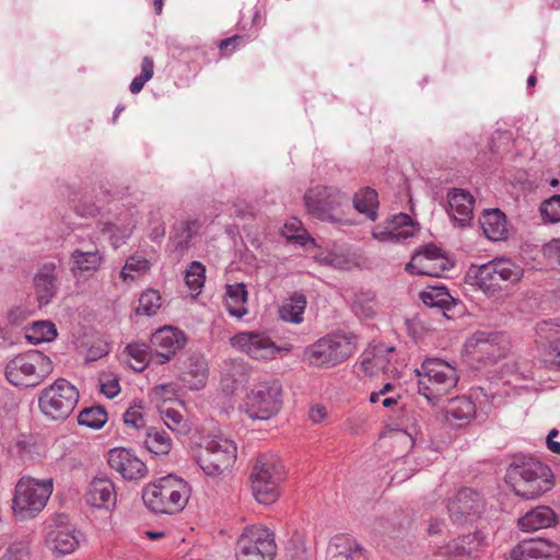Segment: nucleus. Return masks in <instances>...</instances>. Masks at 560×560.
Returning <instances> with one entry per match:
<instances>
[{"instance_id":"nucleus-8","label":"nucleus","mask_w":560,"mask_h":560,"mask_svg":"<svg viewBox=\"0 0 560 560\" xmlns=\"http://www.w3.org/2000/svg\"><path fill=\"white\" fill-rule=\"evenodd\" d=\"M201 447L198 464L206 475L218 477L231 470L237 457L233 440L222 434L207 436Z\"/></svg>"},{"instance_id":"nucleus-31","label":"nucleus","mask_w":560,"mask_h":560,"mask_svg":"<svg viewBox=\"0 0 560 560\" xmlns=\"http://www.w3.org/2000/svg\"><path fill=\"white\" fill-rule=\"evenodd\" d=\"M247 290L244 283L226 285L225 305L230 315L241 318L247 314Z\"/></svg>"},{"instance_id":"nucleus-52","label":"nucleus","mask_w":560,"mask_h":560,"mask_svg":"<svg viewBox=\"0 0 560 560\" xmlns=\"http://www.w3.org/2000/svg\"><path fill=\"white\" fill-rule=\"evenodd\" d=\"M101 393L108 398H114L120 392L118 378L112 375H103L100 378Z\"/></svg>"},{"instance_id":"nucleus-39","label":"nucleus","mask_w":560,"mask_h":560,"mask_svg":"<svg viewBox=\"0 0 560 560\" xmlns=\"http://www.w3.org/2000/svg\"><path fill=\"white\" fill-rule=\"evenodd\" d=\"M150 267L151 264L147 258L138 255L130 256L120 271V278L127 283L128 280H135L145 275Z\"/></svg>"},{"instance_id":"nucleus-29","label":"nucleus","mask_w":560,"mask_h":560,"mask_svg":"<svg viewBox=\"0 0 560 560\" xmlns=\"http://www.w3.org/2000/svg\"><path fill=\"white\" fill-rule=\"evenodd\" d=\"M208 378V364L202 357H190L186 369L182 373L183 382L190 388L198 390L206 385Z\"/></svg>"},{"instance_id":"nucleus-15","label":"nucleus","mask_w":560,"mask_h":560,"mask_svg":"<svg viewBox=\"0 0 560 560\" xmlns=\"http://www.w3.org/2000/svg\"><path fill=\"white\" fill-rule=\"evenodd\" d=\"M506 345L502 334L479 331L467 340L466 350L474 359L492 363L505 354Z\"/></svg>"},{"instance_id":"nucleus-2","label":"nucleus","mask_w":560,"mask_h":560,"mask_svg":"<svg viewBox=\"0 0 560 560\" xmlns=\"http://www.w3.org/2000/svg\"><path fill=\"white\" fill-rule=\"evenodd\" d=\"M505 478L514 493L526 500L542 495L553 486L549 467L533 458L510 465Z\"/></svg>"},{"instance_id":"nucleus-24","label":"nucleus","mask_w":560,"mask_h":560,"mask_svg":"<svg viewBox=\"0 0 560 560\" xmlns=\"http://www.w3.org/2000/svg\"><path fill=\"white\" fill-rule=\"evenodd\" d=\"M474 202L470 192L454 188L447 196V212L459 226H466L472 220Z\"/></svg>"},{"instance_id":"nucleus-64","label":"nucleus","mask_w":560,"mask_h":560,"mask_svg":"<svg viewBox=\"0 0 560 560\" xmlns=\"http://www.w3.org/2000/svg\"><path fill=\"white\" fill-rule=\"evenodd\" d=\"M550 350L556 357L560 358V340H555L550 343Z\"/></svg>"},{"instance_id":"nucleus-25","label":"nucleus","mask_w":560,"mask_h":560,"mask_svg":"<svg viewBox=\"0 0 560 560\" xmlns=\"http://www.w3.org/2000/svg\"><path fill=\"white\" fill-rule=\"evenodd\" d=\"M327 560H368L364 548L353 538L335 536L327 548Z\"/></svg>"},{"instance_id":"nucleus-9","label":"nucleus","mask_w":560,"mask_h":560,"mask_svg":"<svg viewBox=\"0 0 560 560\" xmlns=\"http://www.w3.org/2000/svg\"><path fill=\"white\" fill-rule=\"evenodd\" d=\"M304 202L313 218L335 223L342 220L349 197L335 187L315 186L305 192Z\"/></svg>"},{"instance_id":"nucleus-5","label":"nucleus","mask_w":560,"mask_h":560,"mask_svg":"<svg viewBox=\"0 0 560 560\" xmlns=\"http://www.w3.org/2000/svg\"><path fill=\"white\" fill-rule=\"evenodd\" d=\"M284 478V465L276 454L259 455L249 476L255 499L261 504L276 502L280 495V486Z\"/></svg>"},{"instance_id":"nucleus-61","label":"nucleus","mask_w":560,"mask_h":560,"mask_svg":"<svg viewBox=\"0 0 560 560\" xmlns=\"http://www.w3.org/2000/svg\"><path fill=\"white\" fill-rule=\"evenodd\" d=\"M106 353H107L106 349H98L97 351H94L93 349H90L89 352H88V355H86V360L94 361L97 358H101V357H103Z\"/></svg>"},{"instance_id":"nucleus-11","label":"nucleus","mask_w":560,"mask_h":560,"mask_svg":"<svg viewBox=\"0 0 560 560\" xmlns=\"http://www.w3.org/2000/svg\"><path fill=\"white\" fill-rule=\"evenodd\" d=\"M282 408V385L277 380L256 384L242 405L244 412L252 419L268 420Z\"/></svg>"},{"instance_id":"nucleus-17","label":"nucleus","mask_w":560,"mask_h":560,"mask_svg":"<svg viewBox=\"0 0 560 560\" xmlns=\"http://www.w3.org/2000/svg\"><path fill=\"white\" fill-rule=\"evenodd\" d=\"M186 338L183 331L172 326L158 329L150 339L151 360L155 364L168 362L184 347Z\"/></svg>"},{"instance_id":"nucleus-20","label":"nucleus","mask_w":560,"mask_h":560,"mask_svg":"<svg viewBox=\"0 0 560 560\" xmlns=\"http://www.w3.org/2000/svg\"><path fill=\"white\" fill-rule=\"evenodd\" d=\"M394 351V347L384 343L370 345L360 357L359 371L365 376L388 374L392 372L388 355Z\"/></svg>"},{"instance_id":"nucleus-47","label":"nucleus","mask_w":560,"mask_h":560,"mask_svg":"<svg viewBox=\"0 0 560 560\" xmlns=\"http://www.w3.org/2000/svg\"><path fill=\"white\" fill-rule=\"evenodd\" d=\"M151 397L156 406L159 404L172 405L177 402V390L173 384H162L152 388Z\"/></svg>"},{"instance_id":"nucleus-21","label":"nucleus","mask_w":560,"mask_h":560,"mask_svg":"<svg viewBox=\"0 0 560 560\" xmlns=\"http://www.w3.org/2000/svg\"><path fill=\"white\" fill-rule=\"evenodd\" d=\"M45 544L55 553L68 555L78 548L80 534L72 525L58 524L49 528Z\"/></svg>"},{"instance_id":"nucleus-42","label":"nucleus","mask_w":560,"mask_h":560,"mask_svg":"<svg viewBox=\"0 0 560 560\" xmlns=\"http://www.w3.org/2000/svg\"><path fill=\"white\" fill-rule=\"evenodd\" d=\"M125 352L133 360L130 363L131 368L136 371H143L149 363H155L151 360L152 350L149 351V347L145 343L133 342L126 347Z\"/></svg>"},{"instance_id":"nucleus-63","label":"nucleus","mask_w":560,"mask_h":560,"mask_svg":"<svg viewBox=\"0 0 560 560\" xmlns=\"http://www.w3.org/2000/svg\"><path fill=\"white\" fill-rule=\"evenodd\" d=\"M547 446L552 453L560 455V442L547 439Z\"/></svg>"},{"instance_id":"nucleus-27","label":"nucleus","mask_w":560,"mask_h":560,"mask_svg":"<svg viewBox=\"0 0 560 560\" xmlns=\"http://www.w3.org/2000/svg\"><path fill=\"white\" fill-rule=\"evenodd\" d=\"M481 506L480 497L471 489H462L448 503L447 509L452 517L460 520L479 512Z\"/></svg>"},{"instance_id":"nucleus-36","label":"nucleus","mask_w":560,"mask_h":560,"mask_svg":"<svg viewBox=\"0 0 560 560\" xmlns=\"http://www.w3.org/2000/svg\"><path fill=\"white\" fill-rule=\"evenodd\" d=\"M353 207L360 213L365 214L369 219H376V210L378 207V199L376 190L366 187L358 191L353 197Z\"/></svg>"},{"instance_id":"nucleus-26","label":"nucleus","mask_w":560,"mask_h":560,"mask_svg":"<svg viewBox=\"0 0 560 560\" xmlns=\"http://www.w3.org/2000/svg\"><path fill=\"white\" fill-rule=\"evenodd\" d=\"M476 415V406L466 396H459L448 400L445 406V420L454 427H462L469 422Z\"/></svg>"},{"instance_id":"nucleus-22","label":"nucleus","mask_w":560,"mask_h":560,"mask_svg":"<svg viewBox=\"0 0 560 560\" xmlns=\"http://www.w3.org/2000/svg\"><path fill=\"white\" fill-rule=\"evenodd\" d=\"M415 225L408 214L394 215L384 226H375L372 235L380 242H399L412 236Z\"/></svg>"},{"instance_id":"nucleus-13","label":"nucleus","mask_w":560,"mask_h":560,"mask_svg":"<svg viewBox=\"0 0 560 560\" xmlns=\"http://www.w3.org/2000/svg\"><path fill=\"white\" fill-rule=\"evenodd\" d=\"M523 268L508 258H497L476 271V282L486 293H494L502 289L503 283H516L523 277Z\"/></svg>"},{"instance_id":"nucleus-4","label":"nucleus","mask_w":560,"mask_h":560,"mask_svg":"<svg viewBox=\"0 0 560 560\" xmlns=\"http://www.w3.org/2000/svg\"><path fill=\"white\" fill-rule=\"evenodd\" d=\"M52 490V479L22 477L15 485L12 498L14 518L26 522L36 517L46 506Z\"/></svg>"},{"instance_id":"nucleus-12","label":"nucleus","mask_w":560,"mask_h":560,"mask_svg":"<svg viewBox=\"0 0 560 560\" xmlns=\"http://www.w3.org/2000/svg\"><path fill=\"white\" fill-rule=\"evenodd\" d=\"M277 545L273 533L262 525H250L244 528L236 541L237 560H273Z\"/></svg>"},{"instance_id":"nucleus-43","label":"nucleus","mask_w":560,"mask_h":560,"mask_svg":"<svg viewBox=\"0 0 560 560\" xmlns=\"http://www.w3.org/2000/svg\"><path fill=\"white\" fill-rule=\"evenodd\" d=\"M161 305L162 298L159 291L149 289L140 295L138 306L136 307V315L153 316L158 313Z\"/></svg>"},{"instance_id":"nucleus-49","label":"nucleus","mask_w":560,"mask_h":560,"mask_svg":"<svg viewBox=\"0 0 560 560\" xmlns=\"http://www.w3.org/2000/svg\"><path fill=\"white\" fill-rule=\"evenodd\" d=\"M422 302L429 306L444 307L448 304L450 294L443 288H432L421 293Z\"/></svg>"},{"instance_id":"nucleus-53","label":"nucleus","mask_w":560,"mask_h":560,"mask_svg":"<svg viewBox=\"0 0 560 560\" xmlns=\"http://www.w3.org/2000/svg\"><path fill=\"white\" fill-rule=\"evenodd\" d=\"M305 230L302 226V222L298 219H292L284 224L283 235L288 240L303 241Z\"/></svg>"},{"instance_id":"nucleus-14","label":"nucleus","mask_w":560,"mask_h":560,"mask_svg":"<svg viewBox=\"0 0 560 560\" xmlns=\"http://www.w3.org/2000/svg\"><path fill=\"white\" fill-rule=\"evenodd\" d=\"M230 345L257 361H270L282 351H291V346L279 347L267 334L260 331H241L230 338Z\"/></svg>"},{"instance_id":"nucleus-7","label":"nucleus","mask_w":560,"mask_h":560,"mask_svg":"<svg viewBox=\"0 0 560 560\" xmlns=\"http://www.w3.org/2000/svg\"><path fill=\"white\" fill-rule=\"evenodd\" d=\"M79 401V392L66 378H58L46 386L38 396L40 412L49 420L60 421L67 419Z\"/></svg>"},{"instance_id":"nucleus-54","label":"nucleus","mask_w":560,"mask_h":560,"mask_svg":"<svg viewBox=\"0 0 560 560\" xmlns=\"http://www.w3.org/2000/svg\"><path fill=\"white\" fill-rule=\"evenodd\" d=\"M244 42L243 36L234 35L221 40L218 45L222 56H229Z\"/></svg>"},{"instance_id":"nucleus-6","label":"nucleus","mask_w":560,"mask_h":560,"mask_svg":"<svg viewBox=\"0 0 560 560\" xmlns=\"http://www.w3.org/2000/svg\"><path fill=\"white\" fill-rule=\"evenodd\" d=\"M418 392L431 405L450 394L458 383L454 366L441 359H428L417 370Z\"/></svg>"},{"instance_id":"nucleus-38","label":"nucleus","mask_w":560,"mask_h":560,"mask_svg":"<svg viewBox=\"0 0 560 560\" xmlns=\"http://www.w3.org/2000/svg\"><path fill=\"white\" fill-rule=\"evenodd\" d=\"M144 445L155 455H166L172 448V440L166 432L151 429L147 433Z\"/></svg>"},{"instance_id":"nucleus-60","label":"nucleus","mask_w":560,"mask_h":560,"mask_svg":"<svg viewBox=\"0 0 560 560\" xmlns=\"http://www.w3.org/2000/svg\"><path fill=\"white\" fill-rule=\"evenodd\" d=\"M31 443L27 439H18L15 441V447L19 452H28L30 451Z\"/></svg>"},{"instance_id":"nucleus-62","label":"nucleus","mask_w":560,"mask_h":560,"mask_svg":"<svg viewBox=\"0 0 560 560\" xmlns=\"http://www.w3.org/2000/svg\"><path fill=\"white\" fill-rule=\"evenodd\" d=\"M547 253L551 254L552 252H556L558 260L560 262V242L559 241H552L547 245Z\"/></svg>"},{"instance_id":"nucleus-30","label":"nucleus","mask_w":560,"mask_h":560,"mask_svg":"<svg viewBox=\"0 0 560 560\" xmlns=\"http://www.w3.org/2000/svg\"><path fill=\"white\" fill-rule=\"evenodd\" d=\"M556 521V514L549 506H537L518 520V526L525 532H534L550 527Z\"/></svg>"},{"instance_id":"nucleus-3","label":"nucleus","mask_w":560,"mask_h":560,"mask_svg":"<svg viewBox=\"0 0 560 560\" xmlns=\"http://www.w3.org/2000/svg\"><path fill=\"white\" fill-rule=\"evenodd\" d=\"M54 371L50 358L37 350H30L12 358L5 365L7 381L19 388L40 385Z\"/></svg>"},{"instance_id":"nucleus-57","label":"nucleus","mask_w":560,"mask_h":560,"mask_svg":"<svg viewBox=\"0 0 560 560\" xmlns=\"http://www.w3.org/2000/svg\"><path fill=\"white\" fill-rule=\"evenodd\" d=\"M310 418L313 422L318 423L326 418V409L323 406H317L311 409Z\"/></svg>"},{"instance_id":"nucleus-51","label":"nucleus","mask_w":560,"mask_h":560,"mask_svg":"<svg viewBox=\"0 0 560 560\" xmlns=\"http://www.w3.org/2000/svg\"><path fill=\"white\" fill-rule=\"evenodd\" d=\"M0 560H30V547L24 541H15L5 549Z\"/></svg>"},{"instance_id":"nucleus-18","label":"nucleus","mask_w":560,"mask_h":560,"mask_svg":"<svg viewBox=\"0 0 560 560\" xmlns=\"http://www.w3.org/2000/svg\"><path fill=\"white\" fill-rule=\"evenodd\" d=\"M107 462L126 480H139L148 474L145 464L127 448L110 450Z\"/></svg>"},{"instance_id":"nucleus-32","label":"nucleus","mask_w":560,"mask_h":560,"mask_svg":"<svg viewBox=\"0 0 560 560\" xmlns=\"http://www.w3.org/2000/svg\"><path fill=\"white\" fill-rule=\"evenodd\" d=\"M102 255L97 249L82 250L75 249L71 254L72 267L71 271L74 275L94 272L98 269L102 262Z\"/></svg>"},{"instance_id":"nucleus-48","label":"nucleus","mask_w":560,"mask_h":560,"mask_svg":"<svg viewBox=\"0 0 560 560\" xmlns=\"http://www.w3.org/2000/svg\"><path fill=\"white\" fill-rule=\"evenodd\" d=\"M540 213L546 222H560V195H555L540 206Z\"/></svg>"},{"instance_id":"nucleus-37","label":"nucleus","mask_w":560,"mask_h":560,"mask_svg":"<svg viewBox=\"0 0 560 560\" xmlns=\"http://www.w3.org/2000/svg\"><path fill=\"white\" fill-rule=\"evenodd\" d=\"M120 219H117L116 222H105L102 223L101 231L104 234H107L112 245L114 247H118L121 243L128 238L132 232L133 223L131 220H125L120 222Z\"/></svg>"},{"instance_id":"nucleus-33","label":"nucleus","mask_w":560,"mask_h":560,"mask_svg":"<svg viewBox=\"0 0 560 560\" xmlns=\"http://www.w3.org/2000/svg\"><path fill=\"white\" fill-rule=\"evenodd\" d=\"M158 410L165 425L174 433L186 435L190 428L180 409L172 405L159 404Z\"/></svg>"},{"instance_id":"nucleus-28","label":"nucleus","mask_w":560,"mask_h":560,"mask_svg":"<svg viewBox=\"0 0 560 560\" xmlns=\"http://www.w3.org/2000/svg\"><path fill=\"white\" fill-rule=\"evenodd\" d=\"M480 225L483 234L491 241H501L508 235L506 219L499 209L485 210Z\"/></svg>"},{"instance_id":"nucleus-45","label":"nucleus","mask_w":560,"mask_h":560,"mask_svg":"<svg viewBox=\"0 0 560 560\" xmlns=\"http://www.w3.org/2000/svg\"><path fill=\"white\" fill-rule=\"evenodd\" d=\"M468 551L464 546L463 539H455L447 545L441 547L438 552L434 553L433 560H460L466 557Z\"/></svg>"},{"instance_id":"nucleus-41","label":"nucleus","mask_w":560,"mask_h":560,"mask_svg":"<svg viewBox=\"0 0 560 560\" xmlns=\"http://www.w3.org/2000/svg\"><path fill=\"white\" fill-rule=\"evenodd\" d=\"M200 224L197 220L182 221L174 229L175 249L184 252L191 240L198 232Z\"/></svg>"},{"instance_id":"nucleus-46","label":"nucleus","mask_w":560,"mask_h":560,"mask_svg":"<svg viewBox=\"0 0 560 560\" xmlns=\"http://www.w3.org/2000/svg\"><path fill=\"white\" fill-rule=\"evenodd\" d=\"M205 272L206 268L201 262L192 261L190 264L185 275V281L191 292L197 294L200 292L206 279Z\"/></svg>"},{"instance_id":"nucleus-50","label":"nucleus","mask_w":560,"mask_h":560,"mask_svg":"<svg viewBox=\"0 0 560 560\" xmlns=\"http://www.w3.org/2000/svg\"><path fill=\"white\" fill-rule=\"evenodd\" d=\"M124 422L126 425L135 429H140L145 425L143 406L141 402L135 404L126 410L124 415Z\"/></svg>"},{"instance_id":"nucleus-59","label":"nucleus","mask_w":560,"mask_h":560,"mask_svg":"<svg viewBox=\"0 0 560 560\" xmlns=\"http://www.w3.org/2000/svg\"><path fill=\"white\" fill-rule=\"evenodd\" d=\"M165 235V228L164 225L160 224L159 226L154 228L151 232V240L159 241Z\"/></svg>"},{"instance_id":"nucleus-55","label":"nucleus","mask_w":560,"mask_h":560,"mask_svg":"<svg viewBox=\"0 0 560 560\" xmlns=\"http://www.w3.org/2000/svg\"><path fill=\"white\" fill-rule=\"evenodd\" d=\"M154 74V62L151 57H144L141 62V74L143 79L148 81L152 79Z\"/></svg>"},{"instance_id":"nucleus-56","label":"nucleus","mask_w":560,"mask_h":560,"mask_svg":"<svg viewBox=\"0 0 560 560\" xmlns=\"http://www.w3.org/2000/svg\"><path fill=\"white\" fill-rule=\"evenodd\" d=\"M354 310L358 315L363 317H372L375 314L374 303H369L365 306L360 301H357L354 304Z\"/></svg>"},{"instance_id":"nucleus-1","label":"nucleus","mask_w":560,"mask_h":560,"mask_svg":"<svg viewBox=\"0 0 560 560\" xmlns=\"http://www.w3.org/2000/svg\"><path fill=\"white\" fill-rule=\"evenodd\" d=\"M191 489L186 480L175 475L161 477L142 491L144 505L155 514H176L185 509Z\"/></svg>"},{"instance_id":"nucleus-34","label":"nucleus","mask_w":560,"mask_h":560,"mask_svg":"<svg viewBox=\"0 0 560 560\" xmlns=\"http://www.w3.org/2000/svg\"><path fill=\"white\" fill-rule=\"evenodd\" d=\"M307 301L303 294L294 293L287 299L279 310L280 318L284 322L301 324Z\"/></svg>"},{"instance_id":"nucleus-40","label":"nucleus","mask_w":560,"mask_h":560,"mask_svg":"<svg viewBox=\"0 0 560 560\" xmlns=\"http://www.w3.org/2000/svg\"><path fill=\"white\" fill-rule=\"evenodd\" d=\"M56 336V326L49 320L35 322L26 329V338L32 343L51 341Z\"/></svg>"},{"instance_id":"nucleus-19","label":"nucleus","mask_w":560,"mask_h":560,"mask_svg":"<svg viewBox=\"0 0 560 560\" xmlns=\"http://www.w3.org/2000/svg\"><path fill=\"white\" fill-rule=\"evenodd\" d=\"M510 557L512 560H558L560 547L547 539H528L517 544Z\"/></svg>"},{"instance_id":"nucleus-35","label":"nucleus","mask_w":560,"mask_h":560,"mask_svg":"<svg viewBox=\"0 0 560 560\" xmlns=\"http://www.w3.org/2000/svg\"><path fill=\"white\" fill-rule=\"evenodd\" d=\"M34 283L39 306L47 305L56 290L54 269L45 267L36 275Z\"/></svg>"},{"instance_id":"nucleus-58","label":"nucleus","mask_w":560,"mask_h":560,"mask_svg":"<svg viewBox=\"0 0 560 560\" xmlns=\"http://www.w3.org/2000/svg\"><path fill=\"white\" fill-rule=\"evenodd\" d=\"M148 82L147 79H143L142 75H138L133 78L129 85V90L132 94H138L144 86V84Z\"/></svg>"},{"instance_id":"nucleus-10","label":"nucleus","mask_w":560,"mask_h":560,"mask_svg":"<svg viewBox=\"0 0 560 560\" xmlns=\"http://www.w3.org/2000/svg\"><path fill=\"white\" fill-rule=\"evenodd\" d=\"M355 351L352 338L341 334L328 335L308 346L304 360L311 365L330 368L346 361Z\"/></svg>"},{"instance_id":"nucleus-44","label":"nucleus","mask_w":560,"mask_h":560,"mask_svg":"<svg viewBox=\"0 0 560 560\" xmlns=\"http://www.w3.org/2000/svg\"><path fill=\"white\" fill-rule=\"evenodd\" d=\"M107 421V412L102 407L83 409L78 416V423L94 430L101 429Z\"/></svg>"},{"instance_id":"nucleus-16","label":"nucleus","mask_w":560,"mask_h":560,"mask_svg":"<svg viewBox=\"0 0 560 560\" xmlns=\"http://www.w3.org/2000/svg\"><path fill=\"white\" fill-rule=\"evenodd\" d=\"M453 268V262L436 246L429 245L422 252L416 253L407 270L410 273L430 277H443Z\"/></svg>"},{"instance_id":"nucleus-23","label":"nucleus","mask_w":560,"mask_h":560,"mask_svg":"<svg viewBox=\"0 0 560 560\" xmlns=\"http://www.w3.org/2000/svg\"><path fill=\"white\" fill-rule=\"evenodd\" d=\"M84 499L92 508L110 510L116 504L114 482L105 477L93 478L86 488Z\"/></svg>"}]
</instances>
